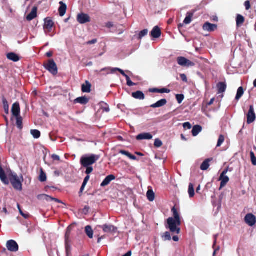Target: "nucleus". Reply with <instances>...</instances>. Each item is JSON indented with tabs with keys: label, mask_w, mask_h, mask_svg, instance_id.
I'll return each mask as SVG.
<instances>
[{
	"label": "nucleus",
	"mask_w": 256,
	"mask_h": 256,
	"mask_svg": "<svg viewBox=\"0 0 256 256\" xmlns=\"http://www.w3.org/2000/svg\"><path fill=\"white\" fill-rule=\"evenodd\" d=\"M0 179L5 184H8L10 182L16 190L22 191V176H21L20 178L16 173L10 169H8L5 172L2 167L0 166Z\"/></svg>",
	"instance_id": "f257e3e1"
},
{
	"label": "nucleus",
	"mask_w": 256,
	"mask_h": 256,
	"mask_svg": "<svg viewBox=\"0 0 256 256\" xmlns=\"http://www.w3.org/2000/svg\"><path fill=\"white\" fill-rule=\"evenodd\" d=\"M181 224V221H177L173 218L170 217L168 218L166 228L169 229L172 234H179L180 232V228L179 227Z\"/></svg>",
	"instance_id": "f03ea898"
},
{
	"label": "nucleus",
	"mask_w": 256,
	"mask_h": 256,
	"mask_svg": "<svg viewBox=\"0 0 256 256\" xmlns=\"http://www.w3.org/2000/svg\"><path fill=\"white\" fill-rule=\"evenodd\" d=\"M100 156L96 154L83 156L80 159V163L82 167H87L96 163L99 159Z\"/></svg>",
	"instance_id": "7ed1b4c3"
},
{
	"label": "nucleus",
	"mask_w": 256,
	"mask_h": 256,
	"mask_svg": "<svg viewBox=\"0 0 256 256\" xmlns=\"http://www.w3.org/2000/svg\"><path fill=\"white\" fill-rule=\"evenodd\" d=\"M44 68L54 76L58 72L57 66L53 59L48 60L46 63L44 64Z\"/></svg>",
	"instance_id": "20e7f679"
},
{
	"label": "nucleus",
	"mask_w": 256,
	"mask_h": 256,
	"mask_svg": "<svg viewBox=\"0 0 256 256\" xmlns=\"http://www.w3.org/2000/svg\"><path fill=\"white\" fill-rule=\"evenodd\" d=\"M177 62L179 65L182 66H194L195 64L194 62L188 60L184 57L179 56L177 58Z\"/></svg>",
	"instance_id": "39448f33"
},
{
	"label": "nucleus",
	"mask_w": 256,
	"mask_h": 256,
	"mask_svg": "<svg viewBox=\"0 0 256 256\" xmlns=\"http://www.w3.org/2000/svg\"><path fill=\"white\" fill-rule=\"evenodd\" d=\"M256 118V116L254 111V108L252 105L250 106V109L247 114V124L252 123Z\"/></svg>",
	"instance_id": "423d86ee"
},
{
	"label": "nucleus",
	"mask_w": 256,
	"mask_h": 256,
	"mask_svg": "<svg viewBox=\"0 0 256 256\" xmlns=\"http://www.w3.org/2000/svg\"><path fill=\"white\" fill-rule=\"evenodd\" d=\"M77 21L80 24H84L90 22V16L86 14L80 13L77 16Z\"/></svg>",
	"instance_id": "0eeeda50"
},
{
	"label": "nucleus",
	"mask_w": 256,
	"mask_h": 256,
	"mask_svg": "<svg viewBox=\"0 0 256 256\" xmlns=\"http://www.w3.org/2000/svg\"><path fill=\"white\" fill-rule=\"evenodd\" d=\"M244 221L249 226H252L256 224V216L252 214H248L244 218Z\"/></svg>",
	"instance_id": "6e6552de"
},
{
	"label": "nucleus",
	"mask_w": 256,
	"mask_h": 256,
	"mask_svg": "<svg viewBox=\"0 0 256 256\" xmlns=\"http://www.w3.org/2000/svg\"><path fill=\"white\" fill-rule=\"evenodd\" d=\"M8 250L12 252H16L18 250V245L14 240H9L6 242Z\"/></svg>",
	"instance_id": "1a4fd4ad"
},
{
	"label": "nucleus",
	"mask_w": 256,
	"mask_h": 256,
	"mask_svg": "<svg viewBox=\"0 0 256 256\" xmlns=\"http://www.w3.org/2000/svg\"><path fill=\"white\" fill-rule=\"evenodd\" d=\"M218 28V26L216 24H212L209 22H205L202 28L204 30L208 32H212L215 31Z\"/></svg>",
	"instance_id": "9d476101"
},
{
	"label": "nucleus",
	"mask_w": 256,
	"mask_h": 256,
	"mask_svg": "<svg viewBox=\"0 0 256 256\" xmlns=\"http://www.w3.org/2000/svg\"><path fill=\"white\" fill-rule=\"evenodd\" d=\"M103 231L107 233H114L117 231V228L114 226L105 224L100 226Z\"/></svg>",
	"instance_id": "9b49d317"
},
{
	"label": "nucleus",
	"mask_w": 256,
	"mask_h": 256,
	"mask_svg": "<svg viewBox=\"0 0 256 256\" xmlns=\"http://www.w3.org/2000/svg\"><path fill=\"white\" fill-rule=\"evenodd\" d=\"M20 106L18 102H15L12 104V112L15 116H20Z\"/></svg>",
	"instance_id": "f8f14e48"
},
{
	"label": "nucleus",
	"mask_w": 256,
	"mask_h": 256,
	"mask_svg": "<svg viewBox=\"0 0 256 256\" xmlns=\"http://www.w3.org/2000/svg\"><path fill=\"white\" fill-rule=\"evenodd\" d=\"M161 34V30L158 26H154L150 32V36L154 38H160Z\"/></svg>",
	"instance_id": "ddd939ff"
},
{
	"label": "nucleus",
	"mask_w": 256,
	"mask_h": 256,
	"mask_svg": "<svg viewBox=\"0 0 256 256\" xmlns=\"http://www.w3.org/2000/svg\"><path fill=\"white\" fill-rule=\"evenodd\" d=\"M54 25V22L50 18H47L44 19V28L48 30L50 32Z\"/></svg>",
	"instance_id": "4468645a"
},
{
	"label": "nucleus",
	"mask_w": 256,
	"mask_h": 256,
	"mask_svg": "<svg viewBox=\"0 0 256 256\" xmlns=\"http://www.w3.org/2000/svg\"><path fill=\"white\" fill-rule=\"evenodd\" d=\"M116 178L114 175H108L105 178V179L102 182V184H100V186L102 187L106 186L108 185L112 180H114Z\"/></svg>",
	"instance_id": "2eb2a0df"
},
{
	"label": "nucleus",
	"mask_w": 256,
	"mask_h": 256,
	"mask_svg": "<svg viewBox=\"0 0 256 256\" xmlns=\"http://www.w3.org/2000/svg\"><path fill=\"white\" fill-rule=\"evenodd\" d=\"M152 138V136L150 133L144 132L138 134L136 139L138 140H151Z\"/></svg>",
	"instance_id": "dca6fc26"
},
{
	"label": "nucleus",
	"mask_w": 256,
	"mask_h": 256,
	"mask_svg": "<svg viewBox=\"0 0 256 256\" xmlns=\"http://www.w3.org/2000/svg\"><path fill=\"white\" fill-rule=\"evenodd\" d=\"M37 7L34 6L32 8L31 12L26 16V20H28L30 21L36 18L37 16Z\"/></svg>",
	"instance_id": "f3484780"
},
{
	"label": "nucleus",
	"mask_w": 256,
	"mask_h": 256,
	"mask_svg": "<svg viewBox=\"0 0 256 256\" xmlns=\"http://www.w3.org/2000/svg\"><path fill=\"white\" fill-rule=\"evenodd\" d=\"M149 92H156V93H167L168 94L170 92V90L169 89L164 88H150L149 90Z\"/></svg>",
	"instance_id": "a211bd4d"
},
{
	"label": "nucleus",
	"mask_w": 256,
	"mask_h": 256,
	"mask_svg": "<svg viewBox=\"0 0 256 256\" xmlns=\"http://www.w3.org/2000/svg\"><path fill=\"white\" fill-rule=\"evenodd\" d=\"M166 104L167 100L166 99H162L155 104L150 105V107L152 108H160L165 106Z\"/></svg>",
	"instance_id": "6ab92c4d"
},
{
	"label": "nucleus",
	"mask_w": 256,
	"mask_h": 256,
	"mask_svg": "<svg viewBox=\"0 0 256 256\" xmlns=\"http://www.w3.org/2000/svg\"><path fill=\"white\" fill-rule=\"evenodd\" d=\"M245 20L244 16L241 14H238L236 18V28H238L242 26Z\"/></svg>",
	"instance_id": "aec40b11"
},
{
	"label": "nucleus",
	"mask_w": 256,
	"mask_h": 256,
	"mask_svg": "<svg viewBox=\"0 0 256 256\" xmlns=\"http://www.w3.org/2000/svg\"><path fill=\"white\" fill-rule=\"evenodd\" d=\"M60 6L58 8V12L60 16H64L66 11L67 6L66 5L62 2H60Z\"/></svg>",
	"instance_id": "412c9836"
},
{
	"label": "nucleus",
	"mask_w": 256,
	"mask_h": 256,
	"mask_svg": "<svg viewBox=\"0 0 256 256\" xmlns=\"http://www.w3.org/2000/svg\"><path fill=\"white\" fill-rule=\"evenodd\" d=\"M92 85L88 80L86 81L85 84L82 86V90L83 92H90L91 91Z\"/></svg>",
	"instance_id": "4be33fe9"
},
{
	"label": "nucleus",
	"mask_w": 256,
	"mask_h": 256,
	"mask_svg": "<svg viewBox=\"0 0 256 256\" xmlns=\"http://www.w3.org/2000/svg\"><path fill=\"white\" fill-rule=\"evenodd\" d=\"M88 102L89 99L85 96L78 98L74 100V103H78L82 104H86Z\"/></svg>",
	"instance_id": "5701e85b"
},
{
	"label": "nucleus",
	"mask_w": 256,
	"mask_h": 256,
	"mask_svg": "<svg viewBox=\"0 0 256 256\" xmlns=\"http://www.w3.org/2000/svg\"><path fill=\"white\" fill-rule=\"evenodd\" d=\"M132 96L134 98L138 100H142L145 98L144 94L142 91L140 90L132 92Z\"/></svg>",
	"instance_id": "b1692460"
},
{
	"label": "nucleus",
	"mask_w": 256,
	"mask_h": 256,
	"mask_svg": "<svg viewBox=\"0 0 256 256\" xmlns=\"http://www.w3.org/2000/svg\"><path fill=\"white\" fill-rule=\"evenodd\" d=\"M7 58L14 62H17L20 60V57L15 53L10 52L7 54Z\"/></svg>",
	"instance_id": "393cba45"
},
{
	"label": "nucleus",
	"mask_w": 256,
	"mask_h": 256,
	"mask_svg": "<svg viewBox=\"0 0 256 256\" xmlns=\"http://www.w3.org/2000/svg\"><path fill=\"white\" fill-rule=\"evenodd\" d=\"M72 228L71 226H68L66 230V232L64 236V242H71L70 240V234Z\"/></svg>",
	"instance_id": "a878e982"
},
{
	"label": "nucleus",
	"mask_w": 256,
	"mask_h": 256,
	"mask_svg": "<svg viewBox=\"0 0 256 256\" xmlns=\"http://www.w3.org/2000/svg\"><path fill=\"white\" fill-rule=\"evenodd\" d=\"M72 228L71 226H68L66 230V232L64 236V242H71L70 240V234Z\"/></svg>",
	"instance_id": "bb28decb"
},
{
	"label": "nucleus",
	"mask_w": 256,
	"mask_h": 256,
	"mask_svg": "<svg viewBox=\"0 0 256 256\" xmlns=\"http://www.w3.org/2000/svg\"><path fill=\"white\" fill-rule=\"evenodd\" d=\"M202 130V127L200 125H196L193 126L192 130V134L194 136H196L201 132Z\"/></svg>",
	"instance_id": "cd10ccee"
},
{
	"label": "nucleus",
	"mask_w": 256,
	"mask_h": 256,
	"mask_svg": "<svg viewBox=\"0 0 256 256\" xmlns=\"http://www.w3.org/2000/svg\"><path fill=\"white\" fill-rule=\"evenodd\" d=\"M120 153L127 156L128 158H129L130 159L132 160H138L137 158L135 156L132 155L128 151L124 150H120Z\"/></svg>",
	"instance_id": "c85d7f7f"
},
{
	"label": "nucleus",
	"mask_w": 256,
	"mask_h": 256,
	"mask_svg": "<svg viewBox=\"0 0 256 256\" xmlns=\"http://www.w3.org/2000/svg\"><path fill=\"white\" fill-rule=\"evenodd\" d=\"M172 212L173 213V216H174L173 219H174L175 220H177L178 222V221H181L179 213L178 212V210L176 209V208H175V206H174L172 208Z\"/></svg>",
	"instance_id": "c756f323"
},
{
	"label": "nucleus",
	"mask_w": 256,
	"mask_h": 256,
	"mask_svg": "<svg viewBox=\"0 0 256 256\" xmlns=\"http://www.w3.org/2000/svg\"><path fill=\"white\" fill-rule=\"evenodd\" d=\"M146 196L150 202H153L155 198V194L152 190H148L146 193Z\"/></svg>",
	"instance_id": "7c9ffc66"
},
{
	"label": "nucleus",
	"mask_w": 256,
	"mask_h": 256,
	"mask_svg": "<svg viewBox=\"0 0 256 256\" xmlns=\"http://www.w3.org/2000/svg\"><path fill=\"white\" fill-rule=\"evenodd\" d=\"M194 16V12H188L187 13V15L186 18H184V23L188 24L191 22H192V18Z\"/></svg>",
	"instance_id": "2f4dec72"
},
{
	"label": "nucleus",
	"mask_w": 256,
	"mask_h": 256,
	"mask_svg": "<svg viewBox=\"0 0 256 256\" xmlns=\"http://www.w3.org/2000/svg\"><path fill=\"white\" fill-rule=\"evenodd\" d=\"M244 93V88L242 86H240L238 88L237 93L235 98V99L236 100H238L242 96Z\"/></svg>",
	"instance_id": "473e14b6"
},
{
	"label": "nucleus",
	"mask_w": 256,
	"mask_h": 256,
	"mask_svg": "<svg viewBox=\"0 0 256 256\" xmlns=\"http://www.w3.org/2000/svg\"><path fill=\"white\" fill-rule=\"evenodd\" d=\"M210 159L206 160L201 164L200 169L202 170H206L208 169L210 166L209 162H210Z\"/></svg>",
	"instance_id": "72a5a7b5"
},
{
	"label": "nucleus",
	"mask_w": 256,
	"mask_h": 256,
	"mask_svg": "<svg viewBox=\"0 0 256 256\" xmlns=\"http://www.w3.org/2000/svg\"><path fill=\"white\" fill-rule=\"evenodd\" d=\"M85 231L86 233V234L87 236L90 238H92L93 237V230H92V228L90 226H87L85 228Z\"/></svg>",
	"instance_id": "f704fd0d"
},
{
	"label": "nucleus",
	"mask_w": 256,
	"mask_h": 256,
	"mask_svg": "<svg viewBox=\"0 0 256 256\" xmlns=\"http://www.w3.org/2000/svg\"><path fill=\"white\" fill-rule=\"evenodd\" d=\"M2 103L4 112L6 114H9V105L7 100L5 98H3Z\"/></svg>",
	"instance_id": "c9c22d12"
},
{
	"label": "nucleus",
	"mask_w": 256,
	"mask_h": 256,
	"mask_svg": "<svg viewBox=\"0 0 256 256\" xmlns=\"http://www.w3.org/2000/svg\"><path fill=\"white\" fill-rule=\"evenodd\" d=\"M100 109L102 110L103 112H109L110 108L108 105L104 102H101L100 103Z\"/></svg>",
	"instance_id": "e433bc0d"
},
{
	"label": "nucleus",
	"mask_w": 256,
	"mask_h": 256,
	"mask_svg": "<svg viewBox=\"0 0 256 256\" xmlns=\"http://www.w3.org/2000/svg\"><path fill=\"white\" fill-rule=\"evenodd\" d=\"M188 192L190 198H192L194 196V186L193 184L192 183L189 184Z\"/></svg>",
	"instance_id": "4c0bfd02"
},
{
	"label": "nucleus",
	"mask_w": 256,
	"mask_h": 256,
	"mask_svg": "<svg viewBox=\"0 0 256 256\" xmlns=\"http://www.w3.org/2000/svg\"><path fill=\"white\" fill-rule=\"evenodd\" d=\"M71 242H65V248L66 256H68L71 254Z\"/></svg>",
	"instance_id": "58836bf2"
},
{
	"label": "nucleus",
	"mask_w": 256,
	"mask_h": 256,
	"mask_svg": "<svg viewBox=\"0 0 256 256\" xmlns=\"http://www.w3.org/2000/svg\"><path fill=\"white\" fill-rule=\"evenodd\" d=\"M16 126L20 130L22 128V118L19 116H16Z\"/></svg>",
	"instance_id": "ea45409f"
},
{
	"label": "nucleus",
	"mask_w": 256,
	"mask_h": 256,
	"mask_svg": "<svg viewBox=\"0 0 256 256\" xmlns=\"http://www.w3.org/2000/svg\"><path fill=\"white\" fill-rule=\"evenodd\" d=\"M30 133L35 138H38L40 136V132L37 130H32Z\"/></svg>",
	"instance_id": "a19ab883"
},
{
	"label": "nucleus",
	"mask_w": 256,
	"mask_h": 256,
	"mask_svg": "<svg viewBox=\"0 0 256 256\" xmlns=\"http://www.w3.org/2000/svg\"><path fill=\"white\" fill-rule=\"evenodd\" d=\"M46 176L44 172L43 171L42 169H41L40 173L39 176V180L41 182H44L46 180Z\"/></svg>",
	"instance_id": "79ce46f5"
},
{
	"label": "nucleus",
	"mask_w": 256,
	"mask_h": 256,
	"mask_svg": "<svg viewBox=\"0 0 256 256\" xmlns=\"http://www.w3.org/2000/svg\"><path fill=\"white\" fill-rule=\"evenodd\" d=\"M218 181H220V185L219 190H221L224 186V170L221 174Z\"/></svg>",
	"instance_id": "37998d69"
},
{
	"label": "nucleus",
	"mask_w": 256,
	"mask_h": 256,
	"mask_svg": "<svg viewBox=\"0 0 256 256\" xmlns=\"http://www.w3.org/2000/svg\"><path fill=\"white\" fill-rule=\"evenodd\" d=\"M217 87L218 89V94H222L224 92V82H219L217 84Z\"/></svg>",
	"instance_id": "c03bdc74"
},
{
	"label": "nucleus",
	"mask_w": 256,
	"mask_h": 256,
	"mask_svg": "<svg viewBox=\"0 0 256 256\" xmlns=\"http://www.w3.org/2000/svg\"><path fill=\"white\" fill-rule=\"evenodd\" d=\"M116 71L119 72L126 78V76H128L125 74L123 70L119 68H112L111 69V73H114Z\"/></svg>",
	"instance_id": "a18cd8bd"
},
{
	"label": "nucleus",
	"mask_w": 256,
	"mask_h": 256,
	"mask_svg": "<svg viewBox=\"0 0 256 256\" xmlns=\"http://www.w3.org/2000/svg\"><path fill=\"white\" fill-rule=\"evenodd\" d=\"M148 33V30L147 29H144V30L140 31L139 33L138 38L139 40H141L144 36L147 35Z\"/></svg>",
	"instance_id": "49530a36"
},
{
	"label": "nucleus",
	"mask_w": 256,
	"mask_h": 256,
	"mask_svg": "<svg viewBox=\"0 0 256 256\" xmlns=\"http://www.w3.org/2000/svg\"><path fill=\"white\" fill-rule=\"evenodd\" d=\"M250 156L252 164L254 166H256V157L255 156L254 153L253 152H250Z\"/></svg>",
	"instance_id": "de8ad7c7"
},
{
	"label": "nucleus",
	"mask_w": 256,
	"mask_h": 256,
	"mask_svg": "<svg viewBox=\"0 0 256 256\" xmlns=\"http://www.w3.org/2000/svg\"><path fill=\"white\" fill-rule=\"evenodd\" d=\"M184 98L182 94H178L176 95V99L179 104H181Z\"/></svg>",
	"instance_id": "09e8293b"
},
{
	"label": "nucleus",
	"mask_w": 256,
	"mask_h": 256,
	"mask_svg": "<svg viewBox=\"0 0 256 256\" xmlns=\"http://www.w3.org/2000/svg\"><path fill=\"white\" fill-rule=\"evenodd\" d=\"M162 238H164V240H170L172 239V237L170 234V232H166L164 233Z\"/></svg>",
	"instance_id": "8fccbe9b"
},
{
	"label": "nucleus",
	"mask_w": 256,
	"mask_h": 256,
	"mask_svg": "<svg viewBox=\"0 0 256 256\" xmlns=\"http://www.w3.org/2000/svg\"><path fill=\"white\" fill-rule=\"evenodd\" d=\"M18 208L19 210L20 214L24 218H28L29 217L28 214H26L23 212V211H22V209L20 208V205L18 204H17Z\"/></svg>",
	"instance_id": "3c124183"
},
{
	"label": "nucleus",
	"mask_w": 256,
	"mask_h": 256,
	"mask_svg": "<svg viewBox=\"0 0 256 256\" xmlns=\"http://www.w3.org/2000/svg\"><path fill=\"white\" fill-rule=\"evenodd\" d=\"M224 142V136H223L222 134H220V137H219V138H218V142L216 147L220 146Z\"/></svg>",
	"instance_id": "603ef678"
},
{
	"label": "nucleus",
	"mask_w": 256,
	"mask_h": 256,
	"mask_svg": "<svg viewBox=\"0 0 256 256\" xmlns=\"http://www.w3.org/2000/svg\"><path fill=\"white\" fill-rule=\"evenodd\" d=\"M162 145V142L158 138H156L154 142V146L156 148H160Z\"/></svg>",
	"instance_id": "864d4df0"
},
{
	"label": "nucleus",
	"mask_w": 256,
	"mask_h": 256,
	"mask_svg": "<svg viewBox=\"0 0 256 256\" xmlns=\"http://www.w3.org/2000/svg\"><path fill=\"white\" fill-rule=\"evenodd\" d=\"M85 168H86V170L85 172V173L87 175H88L90 174H91L94 170L93 168L91 166H88L85 167Z\"/></svg>",
	"instance_id": "5fc2aeb1"
},
{
	"label": "nucleus",
	"mask_w": 256,
	"mask_h": 256,
	"mask_svg": "<svg viewBox=\"0 0 256 256\" xmlns=\"http://www.w3.org/2000/svg\"><path fill=\"white\" fill-rule=\"evenodd\" d=\"M126 82H127V85L129 86H134L136 85V84L133 82H132V80H130V77L128 76H126Z\"/></svg>",
	"instance_id": "6e6d98bb"
},
{
	"label": "nucleus",
	"mask_w": 256,
	"mask_h": 256,
	"mask_svg": "<svg viewBox=\"0 0 256 256\" xmlns=\"http://www.w3.org/2000/svg\"><path fill=\"white\" fill-rule=\"evenodd\" d=\"M223 199V194L222 193L220 195L218 204V210H219L220 209L222 208V200Z\"/></svg>",
	"instance_id": "4d7b16f0"
},
{
	"label": "nucleus",
	"mask_w": 256,
	"mask_h": 256,
	"mask_svg": "<svg viewBox=\"0 0 256 256\" xmlns=\"http://www.w3.org/2000/svg\"><path fill=\"white\" fill-rule=\"evenodd\" d=\"M183 126L185 129L190 130L192 128V125L189 122H184L183 124Z\"/></svg>",
	"instance_id": "13d9d810"
},
{
	"label": "nucleus",
	"mask_w": 256,
	"mask_h": 256,
	"mask_svg": "<svg viewBox=\"0 0 256 256\" xmlns=\"http://www.w3.org/2000/svg\"><path fill=\"white\" fill-rule=\"evenodd\" d=\"M112 68H102L100 70V72H106L107 74H109L111 73V69Z\"/></svg>",
	"instance_id": "bf43d9fd"
},
{
	"label": "nucleus",
	"mask_w": 256,
	"mask_h": 256,
	"mask_svg": "<svg viewBox=\"0 0 256 256\" xmlns=\"http://www.w3.org/2000/svg\"><path fill=\"white\" fill-rule=\"evenodd\" d=\"M244 6L246 10H249L250 8V0L246 1L244 2Z\"/></svg>",
	"instance_id": "052dcab7"
},
{
	"label": "nucleus",
	"mask_w": 256,
	"mask_h": 256,
	"mask_svg": "<svg viewBox=\"0 0 256 256\" xmlns=\"http://www.w3.org/2000/svg\"><path fill=\"white\" fill-rule=\"evenodd\" d=\"M90 210V207L88 206H85L82 210V212L84 214H87Z\"/></svg>",
	"instance_id": "680f3d73"
},
{
	"label": "nucleus",
	"mask_w": 256,
	"mask_h": 256,
	"mask_svg": "<svg viewBox=\"0 0 256 256\" xmlns=\"http://www.w3.org/2000/svg\"><path fill=\"white\" fill-rule=\"evenodd\" d=\"M97 42H98L97 39L95 38V39H93L91 40L88 41V42H86V44H88V45L92 44H94L96 43Z\"/></svg>",
	"instance_id": "e2e57ef3"
},
{
	"label": "nucleus",
	"mask_w": 256,
	"mask_h": 256,
	"mask_svg": "<svg viewBox=\"0 0 256 256\" xmlns=\"http://www.w3.org/2000/svg\"><path fill=\"white\" fill-rule=\"evenodd\" d=\"M90 176H89V174H88V175H87V176L85 177V178H84V182H83V183H82V184H86H86H87V183H88V180H90Z\"/></svg>",
	"instance_id": "0e129e2a"
},
{
	"label": "nucleus",
	"mask_w": 256,
	"mask_h": 256,
	"mask_svg": "<svg viewBox=\"0 0 256 256\" xmlns=\"http://www.w3.org/2000/svg\"><path fill=\"white\" fill-rule=\"evenodd\" d=\"M44 199L48 202V201H52V197L50 196H49L48 195H46V194H44Z\"/></svg>",
	"instance_id": "69168bd1"
},
{
	"label": "nucleus",
	"mask_w": 256,
	"mask_h": 256,
	"mask_svg": "<svg viewBox=\"0 0 256 256\" xmlns=\"http://www.w3.org/2000/svg\"><path fill=\"white\" fill-rule=\"evenodd\" d=\"M180 76L184 82H187V77L185 74H180Z\"/></svg>",
	"instance_id": "338daca9"
},
{
	"label": "nucleus",
	"mask_w": 256,
	"mask_h": 256,
	"mask_svg": "<svg viewBox=\"0 0 256 256\" xmlns=\"http://www.w3.org/2000/svg\"><path fill=\"white\" fill-rule=\"evenodd\" d=\"M52 158L54 160H60V156L56 154H52Z\"/></svg>",
	"instance_id": "774afa93"
}]
</instances>
